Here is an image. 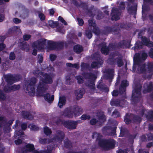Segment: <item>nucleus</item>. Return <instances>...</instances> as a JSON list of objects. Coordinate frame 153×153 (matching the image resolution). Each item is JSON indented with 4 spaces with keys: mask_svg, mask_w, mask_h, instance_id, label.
Wrapping results in <instances>:
<instances>
[{
    "mask_svg": "<svg viewBox=\"0 0 153 153\" xmlns=\"http://www.w3.org/2000/svg\"><path fill=\"white\" fill-rule=\"evenodd\" d=\"M66 103V99L65 97H60L59 99L58 106L60 108H62Z\"/></svg>",
    "mask_w": 153,
    "mask_h": 153,
    "instance_id": "nucleus-40",
    "label": "nucleus"
},
{
    "mask_svg": "<svg viewBox=\"0 0 153 153\" xmlns=\"http://www.w3.org/2000/svg\"><path fill=\"white\" fill-rule=\"evenodd\" d=\"M120 101V99H112L110 101V104L112 106H123L121 105V102Z\"/></svg>",
    "mask_w": 153,
    "mask_h": 153,
    "instance_id": "nucleus-35",
    "label": "nucleus"
},
{
    "mask_svg": "<svg viewBox=\"0 0 153 153\" xmlns=\"http://www.w3.org/2000/svg\"><path fill=\"white\" fill-rule=\"evenodd\" d=\"M132 123H140L142 120V118L139 116L132 114Z\"/></svg>",
    "mask_w": 153,
    "mask_h": 153,
    "instance_id": "nucleus-30",
    "label": "nucleus"
},
{
    "mask_svg": "<svg viewBox=\"0 0 153 153\" xmlns=\"http://www.w3.org/2000/svg\"><path fill=\"white\" fill-rule=\"evenodd\" d=\"M82 75L85 79H89L86 84L88 87L91 90L95 89L94 82L97 78L96 76L91 72H84Z\"/></svg>",
    "mask_w": 153,
    "mask_h": 153,
    "instance_id": "nucleus-2",
    "label": "nucleus"
},
{
    "mask_svg": "<svg viewBox=\"0 0 153 153\" xmlns=\"http://www.w3.org/2000/svg\"><path fill=\"white\" fill-rule=\"evenodd\" d=\"M100 147L105 150H109L113 149L115 146L116 142L113 139H105Z\"/></svg>",
    "mask_w": 153,
    "mask_h": 153,
    "instance_id": "nucleus-9",
    "label": "nucleus"
},
{
    "mask_svg": "<svg viewBox=\"0 0 153 153\" xmlns=\"http://www.w3.org/2000/svg\"><path fill=\"white\" fill-rule=\"evenodd\" d=\"M56 50H60L63 48L64 47V43L63 42H56Z\"/></svg>",
    "mask_w": 153,
    "mask_h": 153,
    "instance_id": "nucleus-43",
    "label": "nucleus"
},
{
    "mask_svg": "<svg viewBox=\"0 0 153 153\" xmlns=\"http://www.w3.org/2000/svg\"><path fill=\"white\" fill-rule=\"evenodd\" d=\"M102 134L99 133L96 137V140L98 141V145L100 147L102 144V142L105 140V139H102Z\"/></svg>",
    "mask_w": 153,
    "mask_h": 153,
    "instance_id": "nucleus-41",
    "label": "nucleus"
},
{
    "mask_svg": "<svg viewBox=\"0 0 153 153\" xmlns=\"http://www.w3.org/2000/svg\"><path fill=\"white\" fill-rule=\"evenodd\" d=\"M105 78L108 79H112L114 77V71L113 69H108L106 71Z\"/></svg>",
    "mask_w": 153,
    "mask_h": 153,
    "instance_id": "nucleus-28",
    "label": "nucleus"
},
{
    "mask_svg": "<svg viewBox=\"0 0 153 153\" xmlns=\"http://www.w3.org/2000/svg\"><path fill=\"white\" fill-rule=\"evenodd\" d=\"M114 53L111 56L109 57L107 59L108 63L110 65H113L117 63V66L120 67L124 65L123 61V56L121 55H119L118 57L114 58L115 56Z\"/></svg>",
    "mask_w": 153,
    "mask_h": 153,
    "instance_id": "nucleus-7",
    "label": "nucleus"
},
{
    "mask_svg": "<svg viewBox=\"0 0 153 153\" xmlns=\"http://www.w3.org/2000/svg\"><path fill=\"white\" fill-rule=\"evenodd\" d=\"M11 85L7 83V84L5 85L3 88L4 91L6 93L11 92Z\"/></svg>",
    "mask_w": 153,
    "mask_h": 153,
    "instance_id": "nucleus-49",
    "label": "nucleus"
},
{
    "mask_svg": "<svg viewBox=\"0 0 153 153\" xmlns=\"http://www.w3.org/2000/svg\"><path fill=\"white\" fill-rule=\"evenodd\" d=\"M73 50L76 53L79 54L83 51V48L82 45L79 44H77L74 46Z\"/></svg>",
    "mask_w": 153,
    "mask_h": 153,
    "instance_id": "nucleus-33",
    "label": "nucleus"
},
{
    "mask_svg": "<svg viewBox=\"0 0 153 153\" xmlns=\"http://www.w3.org/2000/svg\"><path fill=\"white\" fill-rule=\"evenodd\" d=\"M109 46L110 49H112V50H114L116 49H118L116 43H110L109 45Z\"/></svg>",
    "mask_w": 153,
    "mask_h": 153,
    "instance_id": "nucleus-62",
    "label": "nucleus"
},
{
    "mask_svg": "<svg viewBox=\"0 0 153 153\" xmlns=\"http://www.w3.org/2000/svg\"><path fill=\"white\" fill-rule=\"evenodd\" d=\"M49 25L52 27H55L58 25V24L56 22H54L52 20H50L48 21Z\"/></svg>",
    "mask_w": 153,
    "mask_h": 153,
    "instance_id": "nucleus-50",
    "label": "nucleus"
},
{
    "mask_svg": "<svg viewBox=\"0 0 153 153\" xmlns=\"http://www.w3.org/2000/svg\"><path fill=\"white\" fill-rule=\"evenodd\" d=\"M77 7H79L80 6L83 9H85V10L87 9L88 8V6L87 4H85V3L82 2H81L79 4V3L78 5L77 6H75Z\"/></svg>",
    "mask_w": 153,
    "mask_h": 153,
    "instance_id": "nucleus-53",
    "label": "nucleus"
},
{
    "mask_svg": "<svg viewBox=\"0 0 153 153\" xmlns=\"http://www.w3.org/2000/svg\"><path fill=\"white\" fill-rule=\"evenodd\" d=\"M76 78L77 80L78 83L79 84H82L84 80L81 76H76Z\"/></svg>",
    "mask_w": 153,
    "mask_h": 153,
    "instance_id": "nucleus-60",
    "label": "nucleus"
},
{
    "mask_svg": "<svg viewBox=\"0 0 153 153\" xmlns=\"http://www.w3.org/2000/svg\"><path fill=\"white\" fill-rule=\"evenodd\" d=\"M134 63L137 64L141 62V56L140 53H135L134 56Z\"/></svg>",
    "mask_w": 153,
    "mask_h": 153,
    "instance_id": "nucleus-38",
    "label": "nucleus"
},
{
    "mask_svg": "<svg viewBox=\"0 0 153 153\" xmlns=\"http://www.w3.org/2000/svg\"><path fill=\"white\" fill-rule=\"evenodd\" d=\"M147 65L146 63L143 64L140 68V72L141 73H148L146 68Z\"/></svg>",
    "mask_w": 153,
    "mask_h": 153,
    "instance_id": "nucleus-42",
    "label": "nucleus"
},
{
    "mask_svg": "<svg viewBox=\"0 0 153 153\" xmlns=\"http://www.w3.org/2000/svg\"><path fill=\"white\" fill-rule=\"evenodd\" d=\"M47 40V39H45L38 40L33 42V45L38 49L41 50L43 48L44 45H45Z\"/></svg>",
    "mask_w": 153,
    "mask_h": 153,
    "instance_id": "nucleus-16",
    "label": "nucleus"
},
{
    "mask_svg": "<svg viewBox=\"0 0 153 153\" xmlns=\"http://www.w3.org/2000/svg\"><path fill=\"white\" fill-rule=\"evenodd\" d=\"M44 133L47 136L50 135L52 133L51 129L47 126H46L44 128Z\"/></svg>",
    "mask_w": 153,
    "mask_h": 153,
    "instance_id": "nucleus-46",
    "label": "nucleus"
},
{
    "mask_svg": "<svg viewBox=\"0 0 153 153\" xmlns=\"http://www.w3.org/2000/svg\"><path fill=\"white\" fill-rule=\"evenodd\" d=\"M120 30L119 24L117 23L114 25L113 27L106 26L104 27L102 33L105 35H108L112 33L114 34H118Z\"/></svg>",
    "mask_w": 153,
    "mask_h": 153,
    "instance_id": "nucleus-6",
    "label": "nucleus"
},
{
    "mask_svg": "<svg viewBox=\"0 0 153 153\" xmlns=\"http://www.w3.org/2000/svg\"><path fill=\"white\" fill-rule=\"evenodd\" d=\"M85 92V90L83 88H80L79 90L75 91L74 93L76 99L79 100L82 98Z\"/></svg>",
    "mask_w": 153,
    "mask_h": 153,
    "instance_id": "nucleus-25",
    "label": "nucleus"
},
{
    "mask_svg": "<svg viewBox=\"0 0 153 153\" xmlns=\"http://www.w3.org/2000/svg\"><path fill=\"white\" fill-rule=\"evenodd\" d=\"M37 82L36 78L33 77L31 79L30 82H27L28 84L25 82V86L26 87V93L30 96H33L35 95V85Z\"/></svg>",
    "mask_w": 153,
    "mask_h": 153,
    "instance_id": "nucleus-4",
    "label": "nucleus"
},
{
    "mask_svg": "<svg viewBox=\"0 0 153 153\" xmlns=\"http://www.w3.org/2000/svg\"><path fill=\"white\" fill-rule=\"evenodd\" d=\"M46 90V87L45 83L43 82H39L37 87V92L39 94L43 93Z\"/></svg>",
    "mask_w": 153,
    "mask_h": 153,
    "instance_id": "nucleus-27",
    "label": "nucleus"
},
{
    "mask_svg": "<svg viewBox=\"0 0 153 153\" xmlns=\"http://www.w3.org/2000/svg\"><path fill=\"white\" fill-rule=\"evenodd\" d=\"M137 135V134H128V141L130 142H133L134 140L136 137Z\"/></svg>",
    "mask_w": 153,
    "mask_h": 153,
    "instance_id": "nucleus-54",
    "label": "nucleus"
},
{
    "mask_svg": "<svg viewBox=\"0 0 153 153\" xmlns=\"http://www.w3.org/2000/svg\"><path fill=\"white\" fill-rule=\"evenodd\" d=\"M144 89L143 91V93L146 94L149 93L153 91V82H150L149 83H145L143 85Z\"/></svg>",
    "mask_w": 153,
    "mask_h": 153,
    "instance_id": "nucleus-15",
    "label": "nucleus"
},
{
    "mask_svg": "<svg viewBox=\"0 0 153 153\" xmlns=\"http://www.w3.org/2000/svg\"><path fill=\"white\" fill-rule=\"evenodd\" d=\"M93 59L97 61H93L91 64V67L92 68H98L99 66L103 64V61L100 55L96 54H94Z\"/></svg>",
    "mask_w": 153,
    "mask_h": 153,
    "instance_id": "nucleus-11",
    "label": "nucleus"
},
{
    "mask_svg": "<svg viewBox=\"0 0 153 153\" xmlns=\"http://www.w3.org/2000/svg\"><path fill=\"white\" fill-rule=\"evenodd\" d=\"M120 133L119 137H123L128 136L129 134V131L125 127H121L120 128Z\"/></svg>",
    "mask_w": 153,
    "mask_h": 153,
    "instance_id": "nucleus-29",
    "label": "nucleus"
},
{
    "mask_svg": "<svg viewBox=\"0 0 153 153\" xmlns=\"http://www.w3.org/2000/svg\"><path fill=\"white\" fill-rule=\"evenodd\" d=\"M142 86L140 85L139 87H136L132 91L131 102L133 105H135L140 100L141 97V91Z\"/></svg>",
    "mask_w": 153,
    "mask_h": 153,
    "instance_id": "nucleus-5",
    "label": "nucleus"
},
{
    "mask_svg": "<svg viewBox=\"0 0 153 153\" xmlns=\"http://www.w3.org/2000/svg\"><path fill=\"white\" fill-rule=\"evenodd\" d=\"M43 97L45 100L49 103H51L53 101L54 99V96L53 95H51V97L50 94L49 93H47L44 94Z\"/></svg>",
    "mask_w": 153,
    "mask_h": 153,
    "instance_id": "nucleus-34",
    "label": "nucleus"
},
{
    "mask_svg": "<svg viewBox=\"0 0 153 153\" xmlns=\"http://www.w3.org/2000/svg\"><path fill=\"white\" fill-rule=\"evenodd\" d=\"M16 133L15 134L14 136L17 139L15 141V143L16 144L19 145V130H16L15 131Z\"/></svg>",
    "mask_w": 153,
    "mask_h": 153,
    "instance_id": "nucleus-48",
    "label": "nucleus"
},
{
    "mask_svg": "<svg viewBox=\"0 0 153 153\" xmlns=\"http://www.w3.org/2000/svg\"><path fill=\"white\" fill-rule=\"evenodd\" d=\"M133 2H134L132 3V4H134V5H130L129 4H128L127 10L130 14H133L135 16L137 13V5L136 4H134Z\"/></svg>",
    "mask_w": 153,
    "mask_h": 153,
    "instance_id": "nucleus-19",
    "label": "nucleus"
},
{
    "mask_svg": "<svg viewBox=\"0 0 153 153\" xmlns=\"http://www.w3.org/2000/svg\"><path fill=\"white\" fill-rule=\"evenodd\" d=\"M142 43L140 41H137L135 44L134 46V49H141L142 48Z\"/></svg>",
    "mask_w": 153,
    "mask_h": 153,
    "instance_id": "nucleus-45",
    "label": "nucleus"
},
{
    "mask_svg": "<svg viewBox=\"0 0 153 153\" xmlns=\"http://www.w3.org/2000/svg\"><path fill=\"white\" fill-rule=\"evenodd\" d=\"M33 73L36 77H39L42 75V72H40L39 70H36L33 71Z\"/></svg>",
    "mask_w": 153,
    "mask_h": 153,
    "instance_id": "nucleus-59",
    "label": "nucleus"
},
{
    "mask_svg": "<svg viewBox=\"0 0 153 153\" xmlns=\"http://www.w3.org/2000/svg\"><path fill=\"white\" fill-rule=\"evenodd\" d=\"M90 124L91 125H95L97 124V126H101L102 125V123L101 121L97 120L95 118L91 119L90 121Z\"/></svg>",
    "mask_w": 153,
    "mask_h": 153,
    "instance_id": "nucleus-37",
    "label": "nucleus"
},
{
    "mask_svg": "<svg viewBox=\"0 0 153 153\" xmlns=\"http://www.w3.org/2000/svg\"><path fill=\"white\" fill-rule=\"evenodd\" d=\"M11 92L12 91H15L19 89V85H11Z\"/></svg>",
    "mask_w": 153,
    "mask_h": 153,
    "instance_id": "nucleus-55",
    "label": "nucleus"
},
{
    "mask_svg": "<svg viewBox=\"0 0 153 153\" xmlns=\"http://www.w3.org/2000/svg\"><path fill=\"white\" fill-rule=\"evenodd\" d=\"M81 70L83 71L84 70L85 68H88L89 67V65L88 63L82 62L81 64Z\"/></svg>",
    "mask_w": 153,
    "mask_h": 153,
    "instance_id": "nucleus-56",
    "label": "nucleus"
},
{
    "mask_svg": "<svg viewBox=\"0 0 153 153\" xmlns=\"http://www.w3.org/2000/svg\"><path fill=\"white\" fill-rule=\"evenodd\" d=\"M91 118L90 116L89 115L83 114L80 117V119L82 120H90Z\"/></svg>",
    "mask_w": 153,
    "mask_h": 153,
    "instance_id": "nucleus-61",
    "label": "nucleus"
},
{
    "mask_svg": "<svg viewBox=\"0 0 153 153\" xmlns=\"http://www.w3.org/2000/svg\"><path fill=\"white\" fill-rule=\"evenodd\" d=\"M146 117L149 120H153V110L149 111L148 112V114L146 115Z\"/></svg>",
    "mask_w": 153,
    "mask_h": 153,
    "instance_id": "nucleus-47",
    "label": "nucleus"
},
{
    "mask_svg": "<svg viewBox=\"0 0 153 153\" xmlns=\"http://www.w3.org/2000/svg\"><path fill=\"white\" fill-rule=\"evenodd\" d=\"M131 27V24L130 23H121L119 24V27L120 28L128 30Z\"/></svg>",
    "mask_w": 153,
    "mask_h": 153,
    "instance_id": "nucleus-39",
    "label": "nucleus"
},
{
    "mask_svg": "<svg viewBox=\"0 0 153 153\" xmlns=\"http://www.w3.org/2000/svg\"><path fill=\"white\" fill-rule=\"evenodd\" d=\"M97 88L100 91L105 92H108L109 91L108 88L102 82V80L98 82L97 85Z\"/></svg>",
    "mask_w": 153,
    "mask_h": 153,
    "instance_id": "nucleus-23",
    "label": "nucleus"
},
{
    "mask_svg": "<svg viewBox=\"0 0 153 153\" xmlns=\"http://www.w3.org/2000/svg\"><path fill=\"white\" fill-rule=\"evenodd\" d=\"M129 85L128 82L126 80H123L122 81L121 83L119 89L118 91L117 90H114L111 92V94L113 97H117L119 93L120 94H126V87Z\"/></svg>",
    "mask_w": 153,
    "mask_h": 153,
    "instance_id": "nucleus-8",
    "label": "nucleus"
},
{
    "mask_svg": "<svg viewBox=\"0 0 153 153\" xmlns=\"http://www.w3.org/2000/svg\"><path fill=\"white\" fill-rule=\"evenodd\" d=\"M42 76L44 78L42 80V82L44 83L50 84L53 83V79L51 76L47 73H45Z\"/></svg>",
    "mask_w": 153,
    "mask_h": 153,
    "instance_id": "nucleus-20",
    "label": "nucleus"
},
{
    "mask_svg": "<svg viewBox=\"0 0 153 153\" xmlns=\"http://www.w3.org/2000/svg\"><path fill=\"white\" fill-rule=\"evenodd\" d=\"M78 123V121H74L71 120L65 121L64 123V126L68 129H74Z\"/></svg>",
    "mask_w": 153,
    "mask_h": 153,
    "instance_id": "nucleus-13",
    "label": "nucleus"
},
{
    "mask_svg": "<svg viewBox=\"0 0 153 153\" xmlns=\"http://www.w3.org/2000/svg\"><path fill=\"white\" fill-rule=\"evenodd\" d=\"M65 134L63 132L60 130L57 131L56 133L53 137L51 138L50 141L51 142H56L59 141L62 142L64 139Z\"/></svg>",
    "mask_w": 153,
    "mask_h": 153,
    "instance_id": "nucleus-12",
    "label": "nucleus"
},
{
    "mask_svg": "<svg viewBox=\"0 0 153 153\" xmlns=\"http://www.w3.org/2000/svg\"><path fill=\"white\" fill-rule=\"evenodd\" d=\"M64 146L67 149H70L73 148L72 142L68 138H66L64 141Z\"/></svg>",
    "mask_w": 153,
    "mask_h": 153,
    "instance_id": "nucleus-32",
    "label": "nucleus"
},
{
    "mask_svg": "<svg viewBox=\"0 0 153 153\" xmlns=\"http://www.w3.org/2000/svg\"><path fill=\"white\" fill-rule=\"evenodd\" d=\"M147 139L149 141L153 140V134L149 133L146 134Z\"/></svg>",
    "mask_w": 153,
    "mask_h": 153,
    "instance_id": "nucleus-63",
    "label": "nucleus"
},
{
    "mask_svg": "<svg viewBox=\"0 0 153 153\" xmlns=\"http://www.w3.org/2000/svg\"><path fill=\"white\" fill-rule=\"evenodd\" d=\"M34 145L30 143H27L23 148L22 151V153H27L33 152L35 150Z\"/></svg>",
    "mask_w": 153,
    "mask_h": 153,
    "instance_id": "nucleus-18",
    "label": "nucleus"
},
{
    "mask_svg": "<svg viewBox=\"0 0 153 153\" xmlns=\"http://www.w3.org/2000/svg\"><path fill=\"white\" fill-rule=\"evenodd\" d=\"M89 25L90 26H92L93 27L96 26V24L95 23L94 19H91L88 21Z\"/></svg>",
    "mask_w": 153,
    "mask_h": 153,
    "instance_id": "nucleus-52",
    "label": "nucleus"
},
{
    "mask_svg": "<svg viewBox=\"0 0 153 153\" xmlns=\"http://www.w3.org/2000/svg\"><path fill=\"white\" fill-rule=\"evenodd\" d=\"M82 75L85 79H89L86 84L88 87L91 90L95 89L94 82L97 78L96 76L91 72H84Z\"/></svg>",
    "mask_w": 153,
    "mask_h": 153,
    "instance_id": "nucleus-1",
    "label": "nucleus"
},
{
    "mask_svg": "<svg viewBox=\"0 0 153 153\" xmlns=\"http://www.w3.org/2000/svg\"><path fill=\"white\" fill-rule=\"evenodd\" d=\"M119 8L113 7L111 13V20L117 21L120 19V16L121 12L120 10H124L125 9V3L124 2H121L119 4Z\"/></svg>",
    "mask_w": 153,
    "mask_h": 153,
    "instance_id": "nucleus-3",
    "label": "nucleus"
},
{
    "mask_svg": "<svg viewBox=\"0 0 153 153\" xmlns=\"http://www.w3.org/2000/svg\"><path fill=\"white\" fill-rule=\"evenodd\" d=\"M64 114L66 117L72 118L73 117L74 113L72 108V106L67 108L64 110Z\"/></svg>",
    "mask_w": 153,
    "mask_h": 153,
    "instance_id": "nucleus-24",
    "label": "nucleus"
},
{
    "mask_svg": "<svg viewBox=\"0 0 153 153\" xmlns=\"http://www.w3.org/2000/svg\"><path fill=\"white\" fill-rule=\"evenodd\" d=\"M72 108L75 117L79 116L83 113V109L77 105H74L72 106Z\"/></svg>",
    "mask_w": 153,
    "mask_h": 153,
    "instance_id": "nucleus-21",
    "label": "nucleus"
},
{
    "mask_svg": "<svg viewBox=\"0 0 153 153\" xmlns=\"http://www.w3.org/2000/svg\"><path fill=\"white\" fill-rule=\"evenodd\" d=\"M132 114L126 113L124 117V121L127 124L132 123Z\"/></svg>",
    "mask_w": 153,
    "mask_h": 153,
    "instance_id": "nucleus-31",
    "label": "nucleus"
},
{
    "mask_svg": "<svg viewBox=\"0 0 153 153\" xmlns=\"http://www.w3.org/2000/svg\"><path fill=\"white\" fill-rule=\"evenodd\" d=\"M85 35L89 39L91 38L92 36V32L91 30H88L85 31Z\"/></svg>",
    "mask_w": 153,
    "mask_h": 153,
    "instance_id": "nucleus-57",
    "label": "nucleus"
},
{
    "mask_svg": "<svg viewBox=\"0 0 153 153\" xmlns=\"http://www.w3.org/2000/svg\"><path fill=\"white\" fill-rule=\"evenodd\" d=\"M56 42L48 40L47 42L48 48L51 50H56Z\"/></svg>",
    "mask_w": 153,
    "mask_h": 153,
    "instance_id": "nucleus-36",
    "label": "nucleus"
},
{
    "mask_svg": "<svg viewBox=\"0 0 153 153\" xmlns=\"http://www.w3.org/2000/svg\"><path fill=\"white\" fill-rule=\"evenodd\" d=\"M14 120H10L8 121L7 122V120H6V122H4V126H8V128H10L9 127L10 126H11L12 123H13V121Z\"/></svg>",
    "mask_w": 153,
    "mask_h": 153,
    "instance_id": "nucleus-58",
    "label": "nucleus"
},
{
    "mask_svg": "<svg viewBox=\"0 0 153 153\" xmlns=\"http://www.w3.org/2000/svg\"><path fill=\"white\" fill-rule=\"evenodd\" d=\"M77 21L78 22V24L79 26H82L84 24V22L83 20L79 17L76 18Z\"/></svg>",
    "mask_w": 153,
    "mask_h": 153,
    "instance_id": "nucleus-64",
    "label": "nucleus"
},
{
    "mask_svg": "<svg viewBox=\"0 0 153 153\" xmlns=\"http://www.w3.org/2000/svg\"><path fill=\"white\" fill-rule=\"evenodd\" d=\"M100 46L101 47V53L104 54L105 55L108 54L109 51H110L109 46L107 47L106 46V43L105 42H102L100 44Z\"/></svg>",
    "mask_w": 153,
    "mask_h": 153,
    "instance_id": "nucleus-22",
    "label": "nucleus"
},
{
    "mask_svg": "<svg viewBox=\"0 0 153 153\" xmlns=\"http://www.w3.org/2000/svg\"><path fill=\"white\" fill-rule=\"evenodd\" d=\"M117 127L116 126L112 127L110 126H104L102 129V131L103 134L105 135L114 136L116 135V129Z\"/></svg>",
    "mask_w": 153,
    "mask_h": 153,
    "instance_id": "nucleus-10",
    "label": "nucleus"
},
{
    "mask_svg": "<svg viewBox=\"0 0 153 153\" xmlns=\"http://www.w3.org/2000/svg\"><path fill=\"white\" fill-rule=\"evenodd\" d=\"M147 72L151 73L153 72V62H149L147 64Z\"/></svg>",
    "mask_w": 153,
    "mask_h": 153,
    "instance_id": "nucleus-44",
    "label": "nucleus"
},
{
    "mask_svg": "<svg viewBox=\"0 0 153 153\" xmlns=\"http://www.w3.org/2000/svg\"><path fill=\"white\" fill-rule=\"evenodd\" d=\"M22 115L24 118L27 120H32L34 118V116L30 112L27 111H22Z\"/></svg>",
    "mask_w": 153,
    "mask_h": 153,
    "instance_id": "nucleus-26",
    "label": "nucleus"
},
{
    "mask_svg": "<svg viewBox=\"0 0 153 153\" xmlns=\"http://www.w3.org/2000/svg\"><path fill=\"white\" fill-rule=\"evenodd\" d=\"M93 32L97 36L99 35L100 33V29L98 27H97L96 26L93 27Z\"/></svg>",
    "mask_w": 153,
    "mask_h": 153,
    "instance_id": "nucleus-51",
    "label": "nucleus"
},
{
    "mask_svg": "<svg viewBox=\"0 0 153 153\" xmlns=\"http://www.w3.org/2000/svg\"><path fill=\"white\" fill-rule=\"evenodd\" d=\"M141 38L143 45L149 47H153V42L150 41L149 38H147L145 36H141Z\"/></svg>",
    "mask_w": 153,
    "mask_h": 153,
    "instance_id": "nucleus-17",
    "label": "nucleus"
},
{
    "mask_svg": "<svg viewBox=\"0 0 153 153\" xmlns=\"http://www.w3.org/2000/svg\"><path fill=\"white\" fill-rule=\"evenodd\" d=\"M5 82L7 84L12 85L16 82V78L13 74H8L3 76Z\"/></svg>",
    "mask_w": 153,
    "mask_h": 153,
    "instance_id": "nucleus-14",
    "label": "nucleus"
}]
</instances>
